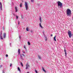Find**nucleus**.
<instances>
[{"mask_svg": "<svg viewBox=\"0 0 73 73\" xmlns=\"http://www.w3.org/2000/svg\"><path fill=\"white\" fill-rule=\"evenodd\" d=\"M23 53H24V54H25V52H24V51H23Z\"/></svg>", "mask_w": 73, "mask_h": 73, "instance_id": "obj_29", "label": "nucleus"}, {"mask_svg": "<svg viewBox=\"0 0 73 73\" xmlns=\"http://www.w3.org/2000/svg\"><path fill=\"white\" fill-rule=\"evenodd\" d=\"M55 41H56V39H55Z\"/></svg>", "mask_w": 73, "mask_h": 73, "instance_id": "obj_37", "label": "nucleus"}, {"mask_svg": "<svg viewBox=\"0 0 73 73\" xmlns=\"http://www.w3.org/2000/svg\"><path fill=\"white\" fill-rule=\"evenodd\" d=\"M0 4L1 6H0V8L1 10H2V5H1V3L0 2Z\"/></svg>", "mask_w": 73, "mask_h": 73, "instance_id": "obj_11", "label": "nucleus"}, {"mask_svg": "<svg viewBox=\"0 0 73 73\" xmlns=\"http://www.w3.org/2000/svg\"><path fill=\"white\" fill-rule=\"evenodd\" d=\"M39 20H40V23H41V17H39Z\"/></svg>", "mask_w": 73, "mask_h": 73, "instance_id": "obj_12", "label": "nucleus"}, {"mask_svg": "<svg viewBox=\"0 0 73 73\" xmlns=\"http://www.w3.org/2000/svg\"><path fill=\"white\" fill-rule=\"evenodd\" d=\"M22 17V18L23 19V17H22V16H21Z\"/></svg>", "mask_w": 73, "mask_h": 73, "instance_id": "obj_42", "label": "nucleus"}, {"mask_svg": "<svg viewBox=\"0 0 73 73\" xmlns=\"http://www.w3.org/2000/svg\"><path fill=\"white\" fill-rule=\"evenodd\" d=\"M44 37H45V41H47V37H46V36H44Z\"/></svg>", "mask_w": 73, "mask_h": 73, "instance_id": "obj_17", "label": "nucleus"}, {"mask_svg": "<svg viewBox=\"0 0 73 73\" xmlns=\"http://www.w3.org/2000/svg\"><path fill=\"white\" fill-rule=\"evenodd\" d=\"M25 7L26 8V10L27 11V10H28V3L27 2H25Z\"/></svg>", "mask_w": 73, "mask_h": 73, "instance_id": "obj_3", "label": "nucleus"}, {"mask_svg": "<svg viewBox=\"0 0 73 73\" xmlns=\"http://www.w3.org/2000/svg\"><path fill=\"white\" fill-rule=\"evenodd\" d=\"M16 19L17 20V19H18L19 17L18 16H17L16 15Z\"/></svg>", "mask_w": 73, "mask_h": 73, "instance_id": "obj_21", "label": "nucleus"}, {"mask_svg": "<svg viewBox=\"0 0 73 73\" xmlns=\"http://www.w3.org/2000/svg\"><path fill=\"white\" fill-rule=\"evenodd\" d=\"M10 45H11V43H10Z\"/></svg>", "mask_w": 73, "mask_h": 73, "instance_id": "obj_41", "label": "nucleus"}, {"mask_svg": "<svg viewBox=\"0 0 73 73\" xmlns=\"http://www.w3.org/2000/svg\"><path fill=\"white\" fill-rule=\"evenodd\" d=\"M1 65L0 66V68H1Z\"/></svg>", "mask_w": 73, "mask_h": 73, "instance_id": "obj_40", "label": "nucleus"}, {"mask_svg": "<svg viewBox=\"0 0 73 73\" xmlns=\"http://www.w3.org/2000/svg\"><path fill=\"white\" fill-rule=\"evenodd\" d=\"M26 31H29V30L28 29V27H27L26 28Z\"/></svg>", "mask_w": 73, "mask_h": 73, "instance_id": "obj_19", "label": "nucleus"}, {"mask_svg": "<svg viewBox=\"0 0 73 73\" xmlns=\"http://www.w3.org/2000/svg\"><path fill=\"white\" fill-rule=\"evenodd\" d=\"M27 44L29 45H30L31 44V43H30L29 42H28Z\"/></svg>", "mask_w": 73, "mask_h": 73, "instance_id": "obj_20", "label": "nucleus"}, {"mask_svg": "<svg viewBox=\"0 0 73 73\" xmlns=\"http://www.w3.org/2000/svg\"><path fill=\"white\" fill-rule=\"evenodd\" d=\"M55 38H56V36H55Z\"/></svg>", "mask_w": 73, "mask_h": 73, "instance_id": "obj_43", "label": "nucleus"}, {"mask_svg": "<svg viewBox=\"0 0 73 73\" xmlns=\"http://www.w3.org/2000/svg\"><path fill=\"white\" fill-rule=\"evenodd\" d=\"M22 7V4L21 3L20 5V7L21 8Z\"/></svg>", "mask_w": 73, "mask_h": 73, "instance_id": "obj_25", "label": "nucleus"}, {"mask_svg": "<svg viewBox=\"0 0 73 73\" xmlns=\"http://www.w3.org/2000/svg\"><path fill=\"white\" fill-rule=\"evenodd\" d=\"M22 54V55H23V56H24V57H25V55H24V54Z\"/></svg>", "mask_w": 73, "mask_h": 73, "instance_id": "obj_30", "label": "nucleus"}, {"mask_svg": "<svg viewBox=\"0 0 73 73\" xmlns=\"http://www.w3.org/2000/svg\"><path fill=\"white\" fill-rule=\"evenodd\" d=\"M42 70L43 72H44L45 73H46V71L44 70V68H43V67H42Z\"/></svg>", "mask_w": 73, "mask_h": 73, "instance_id": "obj_15", "label": "nucleus"}, {"mask_svg": "<svg viewBox=\"0 0 73 73\" xmlns=\"http://www.w3.org/2000/svg\"><path fill=\"white\" fill-rule=\"evenodd\" d=\"M67 15H71V10L69 9H67L66 10Z\"/></svg>", "mask_w": 73, "mask_h": 73, "instance_id": "obj_2", "label": "nucleus"}, {"mask_svg": "<svg viewBox=\"0 0 73 73\" xmlns=\"http://www.w3.org/2000/svg\"><path fill=\"white\" fill-rule=\"evenodd\" d=\"M5 72H4V70H3V73H4Z\"/></svg>", "mask_w": 73, "mask_h": 73, "instance_id": "obj_35", "label": "nucleus"}, {"mask_svg": "<svg viewBox=\"0 0 73 73\" xmlns=\"http://www.w3.org/2000/svg\"><path fill=\"white\" fill-rule=\"evenodd\" d=\"M64 51L65 53V54L66 55V54H67L66 51V49H65V48H64Z\"/></svg>", "mask_w": 73, "mask_h": 73, "instance_id": "obj_8", "label": "nucleus"}, {"mask_svg": "<svg viewBox=\"0 0 73 73\" xmlns=\"http://www.w3.org/2000/svg\"><path fill=\"white\" fill-rule=\"evenodd\" d=\"M18 24V25H19V24H20V22H19V21Z\"/></svg>", "mask_w": 73, "mask_h": 73, "instance_id": "obj_33", "label": "nucleus"}, {"mask_svg": "<svg viewBox=\"0 0 73 73\" xmlns=\"http://www.w3.org/2000/svg\"><path fill=\"white\" fill-rule=\"evenodd\" d=\"M39 25L40 26V28L42 29V28H43V27H42V26H41V23H39Z\"/></svg>", "mask_w": 73, "mask_h": 73, "instance_id": "obj_9", "label": "nucleus"}, {"mask_svg": "<svg viewBox=\"0 0 73 73\" xmlns=\"http://www.w3.org/2000/svg\"><path fill=\"white\" fill-rule=\"evenodd\" d=\"M38 58H39V59H40V60H41V57L40 56L38 55Z\"/></svg>", "mask_w": 73, "mask_h": 73, "instance_id": "obj_14", "label": "nucleus"}, {"mask_svg": "<svg viewBox=\"0 0 73 73\" xmlns=\"http://www.w3.org/2000/svg\"><path fill=\"white\" fill-rule=\"evenodd\" d=\"M15 12H17V7H15Z\"/></svg>", "mask_w": 73, "mask_h": 73, "instance_id": "obj_16", "label": "nucleus"}, {"mask_svg": "<svg viewBox=\"0 0 73 73\" xmlns=\"http://www.w3.org/2000/svg\"><path fill=\"white\" fill-rule=\"evenodd\" d=\"M1 35H2V33L1 32V34H0V38L1 40H3V38L1 36Z\"/></svg>", "mask_w": 73, "mask_h": 73, "instance_id": "obj_6", "label": "nucleus"}, {"mask_svg": "<svg viewBox=\"0 0 73 73\" xmlns=\"http://www.w3.org/2000/svg\"><path fill=\"white\" fill-rule=\"evenodd\" d=\"M54 41H55V36L54 37Z\"/></svg>", "mask_w": 73, "mask_h": 73, "instance_id": "obj_32", "label": "nucleus"}, {"mask_svg": "<svg viewBox=\"0 0 73 73\" xmlns=\"http://www.w3.org/2000/svg\"><path fill=\"white\" fill-rule=\"evenodd\" d=\"M20 57L21 59L22 60H24V58H23V57L21 55V54H20Z\"/></svg>", "mask_w": 73, "mask_h": 73, "instance_id": "obj_10", "label": "nucleus"}, {"mask_svg": "<svg viewBox=\"0 0 73 73\" xmlns=\"http://www.w3.org/2000/svg\"><path fill=\"white\" fill-rule=\"evenodd\" d=\"M35 72L36 73H37V70H35Z\"/></svg>", "mask_w": 73, "mask_h": 73, "instance_id": "obj_27", "label": "nucleus"}, {"mask_svg": "<svg viewBox=\"0 0 73 73\" xmlns=\"http://www.w3.org/2000/svg\"><path fill=\"white\" fill-rule=\"evenodd\" d=\"M12 64L11 63L10 66V67H11V66H12Z\"/></svg>", "mask_w": 73, "mask_h": 73, "instance_id": "obj_28", "label": "nucleus"}, {"mask_svg": "<svg viewBox=\"0 0 73 73\" xmlns=\"http://www.w3.org/2000/svg\"><path fill=\"white\" fill-rule=\"evenodd\" d=\"M5 36H6V33H3V37L4 38H5Z\"/></svg>", "mask_w": 73, "mask_h": 73, "instance_id": "obj_7", "label": "nucleus"}, {"mask_svg": "<svg viewBox=\"0 0 73 73\" xmlns=\"http://www.w3.org/2000/svg\"><path fill=\"white\" fill-rule=\"evenodd\" d=\"M8 54L6 55V57H8Z\"/></svg>", "mask_w": 73, "mask_h": 73, "instance_id": "obj_31", "label": "nucleus"}, {"mask_svg": "<svg viewBox=\"0 0 73 73\" xmlns=\"http://www.w3.org/2000/svg\"><path fill=\"white\" fill-rule=\"evenodd\" d=\"M21 65L22 66H23V63L21 62Z\"/></svg>", "mask_w": 73, "mask_h": 73, "instance_id": "obj_24", "label": "nucleus"}, {"mask_svg": "<svg viewBox=\"0 0 73 73\" xmlns=\"http://www.w3.org/2000/svg\"><path fill=\"white\" fill-rule=\"evenodd\" d=\"M31 1L32 3H33L34 2V0H31Z\"/></svg>", "mask_w": 73, "mask_h": 73, "instance_id": "obj_23", "label": "nucleus"}, {"mask_svg": "<svg viewBox=\"0 0 73 73\" xmlns=\"http://www.w3.org/2000/svg\"><path fill=\"white\" fill-rule=\"evenodd\" d=\"M18 70H19L20 72H21L20 71V68L19 67H18Z\"/></svg>", "mask_w": 73, "mask_h": 73, "instance_id": "obj_18", "label": "nucleus"}, {"mask_svg": "<svg viewBox=\"0 0 73 73\" xmlns=\"http://www.w3.org/2000/svg\"><path fill=\"white\" fill-rule=\"evenodd\" d=\"M30 32H31V33H33V31L32 30H31Z\"/></svg>", "mask_w": 73, "mask_h": 73, "instance_id": "obj_26", "label": "nucleus"}, {"mask_svg": "<svg viewBox=\"0 0 73 73\" xmlns=\"http://www.w3.org/2000/svg\"><path fill=\"white\" fill-rule=\"evenodd\" d=\"M68 34L69 36V38H71L72 36V33H71V31H68Z\"/></svg>", "mask_w": 73, "mask_h": 73, "instance_id": "obj_4", "label": "nucleus"}, {"mask_svg": "<svg viewBox=\"0 0 73 73\" xmlns=\"http://www.w3.org/2000/svg\"><path fill=\"white\" fill-rule=\"evenodd\" d=\"M72 20H73V17L72 18Z\"/></svg>", "mask_w": 73, "mask_h": 73, "instance_id": "obj_39", "label": "nucleus"}, {"mask_svg": "<svg viewBox=\"0 0 73 73\" xmlns=\"http://www.w3.org/2000/svg\"><path fill=\"white\" fill-rule=\"evenodd\" d=\"M24 48L26 50H27V48H26V47H25V46L24 45Z\"/></svg>", "mask_w": 73, "mask_h": 73, "instance_id": "obj_22", "label": "nucleus"}, {"mask_svg": "<svg viewBox=\"0 0 73 73\" xmlns=\"http://www.w3.org/2000/svg\"><path fill=\"white\" fill-rule=\"evenodd\" d=\"M51 36H53V35L52 34H51L50 35Z\"/></svg>", "mask_w": 73, "mask_h": 73, "instance_id": "obj_34", "label": "nucleus"}, {"mask_svg": "<svg viewBox=\"0 0 73 73\" xmlns=\"http://www.w3.org/2000/svg\"><path fill=\"white\" fill-rule=\"evenodd\" d=\"M29 65L28 64V63H27L26 65V70L28 69H29Z\"/></svg>", "mask_w": 73, "mask_h": 73, "instance_id": "obj_5", "label": "nucleus"}, {"mask_svg": "<svg viewBox=\"0 0 73 73\" xmlns=\"http://www.w3.org/2000/svg\"><path fill=\"white\" fill-rule=\"evenodd\" d=\"M18 54H20V49H18Z\"/></svg>", "mask_w": 73, "mask_h": 73, "instance_id": "obj_13", "label": "nucleus"}, {"mask_svg": "<svg viewBox=\"0 0 73 73\" xmlns=\"http://www.w3.org/2000/svg\"><path fill=\"white\" fill-rule=\"evenodd\" d=\"M26 73H29V72H26Z\"/></svg>", "mask_w": 73, "mask_h": 73, "instance_id": "obj_38", "label": "nucleus"}, {"mask_svg": "<svg viewBox=\"0 0 73 73\" xmlns=\"http://www.w3.org/2000/svg\"><path fill=\"white\" fill-rule=\"evenodd\" d=\"M19 37L20 39V40L21 39V38H20V36H19Z\"/></svg>", "mask_w": 73, "mask_h": 73, "instance_id": "obj_36", "label": "nucleus"}, {"mask_svg": "<svg viewBox=\"0 0 73 73\" xmlns=\"http://www.w3.org/2000/svg\"><path fill=\"white\" fill-rule=\"evenodd\" d=\"M58 5L59 8H61L62 7V3H61L60 1L58 2Z\"/></svg>", "mask_w": 73, "mask_h": 73, "instance_id": "obj_1", "label": "nucleus"}]
</instances>
